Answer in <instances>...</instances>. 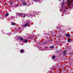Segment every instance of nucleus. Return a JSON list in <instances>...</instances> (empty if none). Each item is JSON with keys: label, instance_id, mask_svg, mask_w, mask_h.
I'll return each mask as SVG.
<instances>
[{"label": "nucleus", "instance_id": "1", "mask_svg": "<svg viewBox=\"0 0 73 73\" xmlns=\"http://www.w3.org/2000/svg\"><path fill=\"white\" fill-rule=\"evenodd\" d=\"M71 1L70 0H67V6L65 7L64 9H62V10L64 11H65L66 9H68V8H72V4H73V0H72Z\"/></svg>", "mask_w": 73, "mask_h": 73}, {"label": "nucleus", "instance_id": "2", "mask_svg": "<svg viewBox=\"0 0 73 73\" xmlns=\"http://www.w3.org/2000/svg\"><path fill=\"white\" fill-rule=\"evenodd\" d=\"M17 15H19V16H21V15H24V17H23V18H24L25 17V15H26V16H27V15L26 14H20V13H17Z\"/></svg>", "mask_w": 73, "mask_h": 73}, {"label": "nucleus", "instance_id": "3", "mask_svg": "<svg viewBox=\"0 0 73 73\" xmlns=\"http://www.w3.org/2000/svg\"><path fill=\"white\" fill-rule=\"evenodd\" d=\"M29 25V24H28V23H27L26 24L23 25V27H27Z\"/></svg>", "mask_w": 73, "mask_h": 73}, {"label": "nucleus", "instance_id": "4", "mask_svg": "<svg viewBox=\"0 0 73 73\" xmlns=\"http://www.w3.org/2000/svg\"><path fill=\"white\" fill-rule=\"evenodd\" d=\"M19 40H21V41H23V38L21 36H20L19 37Z\"/></svg>", "mask_w": 73, "mask_h": 73}, {"label": "nucleus", "instance_id": "5", "mask_svg": "<svg viewBox=\"0 0 73 73\" xmlns=\"http://www.w3.org/2000/svg\"><path fill=\"white\" fill-rule=\"evenodd\" d=\"M22 4L23 5H26L27 3L25 2H23L22 3Z\"/></svg>", "mask_w": 73, "mask_h": 73}, {"label": "nucleus", "instance_id": "6", "mask_svg": "<svg viewBox=\"0 0 73 73\" xmlns=\"http://www.w3.org/2000/svg\"><path fill=\"white\" fill-rule=\"evenodd\" d=\"M24 52V50L23 49H21V50L20 51V52H21V53H23Z\"/></svg>", "mask_w": 73, "mask_h": 73}, {"label": "nucleus", "instance_id": "7", "mask_svg": "<svg viewBox=\"0 0 73 73\" xmlns=\"http://www.w3.org/2000/svg\"><path fill=\"white\" fill-rule=\"evenodd\" d=\"M65 35L67 37H69L70 36V35L69 34H66Z\"/></svg>", "mask_w": 73, "mask_h": 73}, {"label": "nucleus", "instance_id": "8", "mask_svg": "<svg viewBox=\"0 0 73 73\" xmlns=\"http://www.w3.org/2000/svg\"><path fill=\"white\" fill-rule=\"evenodd\" d=\"M28 40H25L23 42H27L28 41Z\"/></svg>", "mask_w": 73, "mask_h": 73}, {"label": "nucleus", "instance_id": "9", "mask_svg": "<svg viewBox=\"0 0 73 73\" xmlns=\"http://www.w3.org/2000/svg\"><path fill=\"white\" fill-rule=\"evenodd\" d=\"M55 57H56L54 55L52 57V59H53V60L54 59V58H55Z\"/></svg>", "mask_w": 73, "mask_h": 73}, {"label": "nucleus", "instance_id": "10", "mask_svg": "<svg viewBox=\"0 0 73 73\" xmlns=\"http://www.w3.org/2000/svg\"><path fill=\"white\" fill-rule=\"evenodd\" d=\"M5 16L6 17H7V16H9V14L8 13H7L6 14Z\"/></svg>", "mask_w": 73, "mask_h": 73}, {"label": "nucleus", "instance_id": "11", "mask_svg": "<svg viewBox=\"0 0 73 73\" xmlns=\"http://www.w3.org/2000/svg\"><path fill=\"white\" fill-rule=\"evenodd\" d=\"M54 47V46H52L50 47V48H53Z\"/></svg>", "mask_w": 73, "mask_h": 73}, {"label": "nucleus", "instance_id": "12", "mask_svg": "<svg viewBox=\"0 0 73 73\" xmlns=\"http://www.w3.org/2000/svg\"><path fill=\"white\" fill-rule=\"evenodd\" d=\"M63 54L64 55L66 54V51H64L63 52Z\"/></svg>", "mask_w": 73, "mask_h": 73}, {"label": "nucleus", "instance_id": "13", "mask_svg": "<svg viewBox=\"0 0 73 73\" xmlns=\"http://www.w3.org/2000/svg\"><path fill=\"white\" fill-rule=\"evenodd\" d=\"M71 40L70 39H68V42H70Z\"/></svg>", "mask_w": 73, "mask_h": 73}, {"label": "nucleus", "instance_id": "14", "mask_svg": "<svg viewBox=\"0 0 73 73\" xmlns=\"http://www.w3.org/2000/svg\"><path fill=\"white\" fill-rule=\"evenodd\" d=\"M11 24L13 25H15V23H14L13 22L12 23H11Z\"/></svg>", "mask_w": 73, "mask_h": 73}, {"label": "nucleus", "instance_id": "15", "mask_svg": "<svg viewBox=\"0 0 73 73\" xmlns=\"http://www.w3.org/2000/svg\"><path fill=\"white\" fill-rule=\"evenodd\" d=\"M64 3H63L61 5V6H62V7H63V6H64Z\"/></svg>", "mask_w": 73, "mask_h": 73}, {"label": "nucleus", "instance_id": "16", "mask_svg": "<svg viewBox=\"0 0 73 73\" xmlns=\"http://www.w3.org/2000/svg\"><path fill=\"white\" fill-rule=\"evenodd\" d=\"M11 4H12L13 3L12 2H11L10 3Z\"/></svg>", "mask_w": 73, "mask_h": 73}, {"label": "nucleus", "instance_id": "17", "mask_svg": "<svg viewBox=\"0 0 73 73\" xmlns=\"http://www.w3.org/2000/svg\"><path fill=\"white\" fill-rule=\"evenodd\" d=\"M18 6V5H17L15 6V7H17V6Z\"/></svg>", "mask_w": 73, "mask_h": 73}, {"label": "nucleus", "instance_id": "18", "mask_svg": "<svg viewBox=\"0 0 73 73\" xmlns=\"http://www.w3.org/2000/svg\"><path fill=\"white\" fill-rule=\"evenodd\" d=\"M41 50H43L42 49H41Z\"/></svg>", "mask_w": 73, "mask_h": 73}, {"label": "nucleus", "instance_id": "19", "mask_svg": "<svg viewBox=\"0 0 73 73\" xmlns=\"http://www.w3.org/2000/svg\"><path fill=\"white\" fill-rule=\"evenodd\" d=\"M61 9H60V11H61Z\"/></svg>", "mask_w": 73, "mask_h": 73}, {"label": "nucleus", "instance_id": "20", "mask_svg": "<svg viewBox=\"0 0 73 73\" xmlns=\"http://www.w3.org/2000/svg\"><path fill=\"white\" fill-rule=\"evenodd\" d=\"M5 5H6V3H5Z\"/></svg>", "mask_w": 73, "mask_h": 73}, {"label": "nucleus", "instance_id": "21", "mask_svg": "<svg viewBox=\"0 0 73 73\" xmlns=\"http://www.w3.org/2000/svg\"><path fill=\"white\" fill-rule=\"evenodd\" d=\"M29 17H30V16H29Z\"/></svg>", "mask_w": 73, "mask_h": 73}]
</instances>
